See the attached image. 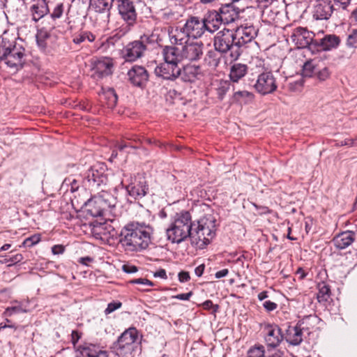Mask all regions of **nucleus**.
<instances>
[{
    "mask_svg": "<svg viewBox=\"0 0 357 357\" xmlns=\"http://www.w3.org/2000/svg\"><path fill=\"white\" fill-rule=\"evenodd\" d=\"M152 228L145 223L130 222L120 233L119 242L128 251H141L146 249L151 242Z\"/></svg>",
    "mask_w": 357,
    "mask_h": 357,
    "instance_id": "1",
    "label": "nucleus"
},
{
    "mask_svg": "<svg viewBox=\"0 0 357 357\" xmlns=\"http://www.w3.org/2000/svg\"><path fill=\"white\" fill-rule=\"evenodd\" d=\"M25 49L16 43V37L8 31L0 36V61L10 68H22L24 63Z\"/></svg>",
    "mask_w": 357,
    "mask_h": 357,
    "instance_id": "2",
    "label": "nucleus"
},
{
    "mask_svg": "<svg viewBox=\"0 0 357 357\" xmlns=\"http://www.w3.org/2000/svg\"><path fill=\"white\" fill-rule=\"evenodd\" d=\"M192 227V216L189 211L177 213L166 229L167 239L172 243L179 244L188 238H191Z\"/></svg>",
    "mask_w": 357,
    "mask_h": 357,
    "instance_id": "3",
    "label": "nucleus"
},
{
    "mask_svg": "<svg viewBox=\"0 0 357 357\" xmlns=\"http://www.w3.org/2000/svg\"><path fill=\"white\" fill-rule=\"evenodd\" d=\"M216 218L208 213L201 218L195 228L192 227L191 241L199 248H204L210 243L215 234Z\"/></svg>",
    "mask_w": 357,
    "mask_h": 357,
    "instance_id": "4",
    "label": "nucleus"
},
{
    "mask_svg": "<svg viewBox=\"0 0 357 357\" xmlns=\"http://www.w3.org/2000/svg\"><path fill=\"white\" fill-rule=\"evenodd\" d=\"M213 45L215 50L226 54L231 62L236 61L243 52L237 45L234 29H224L218 31L214 37Z\"/></svg>",
    "mask_w": 357,
    "mask_h": 357,
    "instance_id": "5",
    "label": "nucleus"
},
{
    "mask_svg": "<svg viewBox=\"0 0 357 357\" xmlns=\"http://www.w3.org/2000/svg\"><path fill=\"white\" fill-rule=\"evenodd\" d=\"M107 170L104 163H96L90 167L82 175L83 187L94 192L105 189L108 181Z\"/></svg>",
    "mask_w": 357,
    "mask_h": 357,
    "instance_id": "6",
    "label": "nucleus"
},
{
    "mask_svg": "<svg viewBox=\"0 0 357 357\" xmlns=\"http://www.w3.org/2000/svg\"><path fill=\"white\" fill-rule=\"evenodd\" d=\"M139 340V331L135 327L126 329L112 343L110 351L115 356L126 357L131 354L135 349V344Z\"/></svg>",
    "mask_w": 357,
    "mask_h": 357,
    "instance_id": "7",
    "label": "nucleus"
},
{
    "mask_svg": "<svg viewBox=\"0 0 357 357\" xmlns=\"http://www.w3.org/2000/svg\"><path fill=\"white\" fill-rule=\"evenodd\" d=\"M87 214L93 217L102 216L108 208L114 206V199L106 189L96 192L85 203Z\"/></svg>",
    "mask_w": 357,
    "mask_h": 357,
    "instance_id": "8",
    "label": "nucleus"
},
{
    "mask_svg": "<svg viewBox=\"0 0 357 357\" xmlns=\"http://www.w3.org/2000/svg\"><path fill=\"white\" fill-rule=\"evenodd\" d=\"M118 13L121 18L128 26H134L137 22V13L132 0H116Z\"/></svg>",
    "mask_w": 357,
    "mask_h": 357,
    "instance_id": "9",
    "label": "nucleus"
},
{
    "mask_svg": "<svg viewBox=\"0 0 357 357\" xmlns=\"http://www.w3.org/2000/svg\"><path fill=\"white\" fill-rule=\"evenodd\" d=\"M254 86L258 93L264 96L273 93L278 89L276 79L271 71L261 73Z\"/></svg>",
    "mask_w": 357,
    "mask_h": 357,
    "instance_id": "10",
    "label": "nucleus"
},
{
    "mask_svg": "<svg viewBox=\"0 0 357 357\" xmlns=\"http://www.w3.org/2000/svg\"><path fill=\"white\" fill-rule=\"evenodd\" d=\"M316 36L312 31H308L306 28L298 26L292 30L290 38L298 47L304 48L308 47L312 52L313 48L312 44L314 43Z\"/></svg>",
    "mask_w": 357,
    "mask_h": 357,
    "instance_id": "11",
    "label": "nucleus"
},
{
    "mask_svg": "<svg viewBox=\"0 0 357 357\" xmlns=\"http://www.w3.org/2000/svg\"><path fill=\"white\" fill-rule=\"evenodd\" d=\"M125 188L128 194L135 199L144 197L149 192L147 181L141 175L130 178V182Z\"/></svg>",
    "mask_w": 357,
    "mask_h": 357,
    "instance_id": "12",
    "label": "nucleus"
},
{
    "mask_svg": "<svg viewBox=\"0 0 357 357\" xmlns=\"http://www.w3.org/2000/svg\"><path fill=\"white\" fill-rule=\"evenodd\" d=\"M146 50V45L141 40L128 43L121 50V56L128 62H133L142 57Z\"/></svg>",
    "mask_w": 357,
    "mask_h": 357,
    "instance_id": "13",
    "label": "nucleus"
},
{
    "mask_svg": "<svg viewBox=\"0 0 357 357\" xmlns=\"http://www.w3.org/2000/svg\"><path fill=\"white\" fill-rule=\"evenodd\" d=\"M331 0H314L312 3V15L316 20H328L334 11Z\"/></svg>",
    "mask_w": 357,
    "mask_h": 357,
    "instance_id": "14",
    "label": "nucleus"
},
{
    "mask_svg": "<svg viewBox=\"0 0 357 357\" xmlns=\"http://www.w3.org/2000/svg\"><path fill=\"white\" fill-rule=\"evenodd\" d=\"M114 62L109 57H102L92 62L91 77L99 79L112 74Z\"/></svg>",
    "mask_w": 357,
    "mask_h": 357,
    "instance_id": "15",
    "label": "nucleus"
},
{
    "mask_svg": "<svg viewBox=\"0 0 357 357\" xmlns=\"http://www.w3.org/2000/svg\"><path fill=\"white\" fill-rule=\"evenodd\" d=\"M264 340L268 348L275 349L284 339L281 328L275 324H264L263 327Z\"/></svg>",
    "mask_w": 357,
    "mask_h": 357,
    "instance_id": "16",
    "label": "nucleus"
},
{
    "mask_svg": "<svg viewBox=\"0 0 357 357\" xmlns=\"http://www.w3.org/2000/svg\"><path fill=\"white\" fill-rule=\"evenodd\" d=\"M340 43V38L335 34H326L322 38H315L312 44L314 52L331 51L336 49Z\"/></svg>",
    "mask_w": 357,
    "mask_h": 357,
    "instance_id": "17",
    "label": "nucleus"
},
{
    "mask_svg": "<svg viewBox=\"0 0 357 357\" xmlns=\"http://www.w3.org/2000/svg\"><path fill=\"white\" fill-rule=\"evenodd\" d=\"M184 30L189 37L200 38L206 31V25L203 20L198 17H190L184 24Z\"/></svg>",
    "mask_w": 357,
    "mask_h": 357,
    "instance_id": "18",
    "label": "nucleus"
},
{
    "mask_svg": "<svg viewBox=\"0 0 357 357\" xmlns=\"http://www.w3.org/2000/svg\"><path fill=\"white\" fill-rule=\"evenodd\" d=\"M75 352L76 357H109L108 352L97 344L84 343L77 347Z\"/></svg>",
    "mask_w": 357,
    "mask_h": 357,
    "instance_id": "19",
    "label": "nucleus"
},
{
    "mask_svg": "<svg viewBox=\"0 0 357 357\" xmlns=\"http://www.w3.org/2000/svg\"><path fill=\"white\" fill-rule=\"evenodd\" d=\"M233 29L240 50H242L243 46L251 42L257 36V31L253 26H241Z\"/></svg>",
    "mask_w": 357,
    "mask_h": 357,
    "instance_id": "20",
    "label": "nucleus"
},
{
    "mask_svg": "<svg viewBox=\"0 0 357 357\" xmlns=\"http://www.w3.org/2000/svg\"><path fill=\"white\" fill-rule=\"evenodd\" d=\"M128 76L134 86L143 87L149 80V74L144 67L135 65L128 70Z\"/></svg>",
    "mask_w": 357,
    "mask_h": 357,
    "instance_id": "21",
    "label": "nucleus"
},
{
    "mask_svg": "<svg viewBox=\"0 0 357 357\" xmlns=\"http://www.w3.org/2000/svg\"><path fill=\"white\" fill-rule=\"evenodd\" d=\"M155 73L164 79L174 80L181 74V68L178 65L165 61L155 68Z\"/></svg>",
    "mask_w": 357,
    "mask_h": 357,
    "instance_id": "22",
    "label": "nucleus"
},
{
    "mask_svg": "<svg viewBox=\"0 0 357 357\" xmlns=\"http://www.w3.org/2000/svg\"><path fill=\"white\" fill-rule=\"evenodd\" d=\"M202 43H186L182 47L181 53L183 60L194 61L200 59L203 55Z\"/></svg>",
    "mask_w": 357,
    "mask_h": 357,
    "instance_id": "23",
    "label": "nucleus"
},
{
    "mask_svg": "<svg viewBox=\"0 0 357 357\" xmlns=\"http://www.w3.org/2000/svg\"><path fill=\"white\" fill-rule=\"evenodd\" d=\"M29 11L31 20L38 22L49 13L50 7L47 0H32Z\"/></svg>",
    "mask_w": 357,
    "mask_h": 357,
    "instance_id": "24",
    "label": "nucleus"
},
{
    "mask_svg": "<svg viewBox=\"0 0 357 357\" xmlns=\"http://www.w3.org/2000/svg\"><path fill=\"white\" fill-rule=\"evenodd\" d=\"M321 319L316 314H310L303 317L297 323L303 332H306L308 335L319 330V324Z\"/></svg>",
    "mask_w": 357,
    "mask_h": 357,
    "instance_id": "25",
    "label": "nucleus"
},
{
    "mask_svg": "<svg viewBox=\"0 0 357 357\" xmlns=\"http://www.w3.org/2000/svg\"><path fill=\"white\" fill-rule=\"evenodd\" d=\"M224 24H229L239 18L240 10L233 3L222 5L218 11Z\"/></svg>",
    "mask_w": 357,
    "mask_h": 357,
    "instance_id": "26",
    "label": "nucleus"
},
{
    "mask_svg": "<svg viewBox=\"0 0 357 357\" xmlns=\"http://www.w3.org/2000/svg\"><path fill=\"white\" fill-rule=\"evenodd\" d=\"M355 238L356 232L347 230L335 235L332 242L337 249L343 250L351 245Z\"/></svg>",
    "mask_w": 357,
    "mask_h": 357,
    "instance_id": "27",
    "label": "nucleus"
},
{
    "mask_svg": "<svg viewBox=\"0 0 357 357\" xmlns=\"http://www.w3.org/2000/svg\"><path fill=\"white\" fill-rule=\"evenodd\" d=\"M203 22L206 25V31L211 33L217 31L223 23L218 11L216 10L209 11L203 19Z\"/></svg>",
    "mask_w": 357,
    "mask_h": 357,
    "instance_id": "28",
    "label": "nucleus"
},
{
    "mask_svg": "<svg viewBox=\"0 0 357 357\" xmlns=\"http://www.w3.org/2000/svg\"><path fill=\"white\" fill-rule=\"evenodd\" d=\"M179 75L185 82H194L202 76V70L199 66L186 65L181 70Z\"/></svg>",
    "mask_w": 357,
    "mask_h": 357,
    "instance_id": "29",
    "label": "nucleus"
},
{
    "mask_svg": "<svg viewBox=\"0 0 357 357\" xmlns=\"http://www.w3.org/2000/svg\"><path fill=\"white\" fill-rule=\"evenodd\" d=\"M169 41L172 45H185L188 43L189 36L185 33L184 26L182 28H169L168 30Z\"/></svg>",
    "mask_w": 357,
    "mask_h": 357,
    "instance_id": "30",
    "label": "nucleus"
},
{
    "mask_svg": "<svg viewBox=\"0 0 357 357\" xmlns=\"http://www.w3.org/2000/svg\"><path fill=\"white\" fill-rule=\"evenodd\" d=\"M284 338L291 345H299L303 341V331L298 324L294 326H289L286 330Z\"/></svg>",
    "mask_w": 357,
    "mask_h": 357,
    "instance_id": "31",
    "label": "nucleus"
},
{
    "mask_svg": "<svg viewBox=\"0 0 357 357\" xmlns=\"http://www.w3.org/2000/svg\"><path fill=\"white\" fill-rule=\"evenodd\" d=\"M164 61L178 65L183 60L181 50L174 46L166 45L162 48Z\"/></svg>",
    "mask_w": 357,
    "mask_h": 357,
    "instance_id": "32",
    "label": "nucleus"
},
{
    "mask_svg": "<svg viewBox=\"0 0 357 357\" xmlns=\"http://www.w3.org/2000/svg\"><path fill=\"white\" fill-rule=\"evenodd\" d=\"M248 66L246 64L236 63H234L230 69L229 77L234 82H238L248 73Z\"/></svg>",
    "mask_w": 357,
    "mask_h": 357,
    "instance_id": "33",
    "label": "nucleus"
},
{
    "mask_svg": "<svg viewBox=\"0 0 357 357\" xmlns=\"http://www.w3.org/2000/svg\"><path fill=\"white\" fill-rule=\"evenodd\" d=\"M318 292L317 294V299L319 303L326 305L331 296L330 286L326 282H321L317 286Z\"/></svg>",
    "mask_w": 357,
    "mask_h": 357,
    "instance_id": "34",
    "label": "nucleus"
},
{
    "mask_svg": "<svg viewBox=\"0 0 357 357\" xmlns=\"http://www.w3.org/2000/svg\"><path fill=\"white\" fill-rule=\"evenodd\" d=\"M96 35L89 31H80L73 36V43L76 45H81L86 41L92 43L96 40Z\"/></svg>",
    "mask_w": 357,
    "mask_h": 357,
    "instance_id": "35",
    "label": "nucleus"
},
{
    "mask_svg": "<svg viewBox=\"0 0 357 357\" xmlns=\"http://www.w3.org/2000/svg\"><path fill=\"white\" fill-rule=\"evenodd\" d=\"M66 11L64 3L59 1L56 2L52 8H50V16L53 22L61 19Z\"/></svg>",
    "mask_w": 357,
    "mask_h": 357,
    "instance_id": "36",
    "label": "nucleus"
},
{
    "mask_svg": "<svg viewBox=\"0 0 357 357\" xmlns=\"http://www.w3.org/2000/svg\"><path fill=\"white\" fill-rule=\"evenodd\" d=\"M55 28L54 24H52L50 31L45 28L40 29L36 33V41L39 47L45 48L47 46L46 40L50 37V31Z\"/></svg>",
    "mask_w": 357,
    "mask_h": 357,
    "instance_id": "37",
    "label": "nucleus"
},
{
    "mask_svg": "<svg viewBox=\"0 0 357 357\" xmlns=\"http://www.w3.org/2000/svg\"><path fill=\"white\" fill-rule=\"evenodd\" d=\"M112 231L114 232V229L107 222L99 223L93 227V233L99 236L101 238L104 236L107 237V234L109 236H113V234H111Z\"/></svg>",
    "mask_w": 357,
    "mask_h": 357,
    "instance_id": "38",
    "label": "nucleus"
},
{
    "mask_svg": "<svg viewBox=\"0 0 357 357\" xmlns=\"http://www.w3.org/2000/svg\"><path fill=\"white\" fill-rule=\"evenodd\" d=\"M254 94L247 91H238L234 93V99L240 103L248 104L254 99Z\"/></svg>",
    "mask_w": 357,
    "mask_h": 357,
    "instance_id": "39",
    "label": "nucleus"
},
{
    "mask_svg": "<svg viewBox=\"0 0 357 357\" xmlns=\"http://www.w3.org/2000/svg\"><path fill=\"white\" fill-rule=\"evenodd\" d=\"M319 60L317 59L307 61L303 67V73L305 77H312L317 69V63Z\"/></svg>",
    "mask_w": 357,
    "mask_h": 357,
    "instance_id": "40",
    "label": "nucleus"
},
{
    "mask_svg": "<svg viewBox=\"0 0 357 357\" xmlns=\"http://www.w3.org/2000/svg\"><path fill=\"white\" fill-rule=\"evenodd\" d=\"M103 96L106 100V104L108 107L113 108L116 106L118 101V96L114 89L109 88L104 92Z\"/></svg>",
    "mask_w": 357,
    "mask_h": 357,
    "instance_id": "41",
    "label": "nucleus"
},
{
    "mask_svg": "<svg viewBox=\"0 0 357 357\" xmlns=\"http://www.w3.org/2000/svg\"><path fill=\"white\" fill-rule=\"evenodd\" d=\"M79 180L75 178L73 176L66 178L63 181L62 188H67L66 190H70L71 192H75L79 188Z\"/></svg>",
    "mask_w": 357,
    "mask_h": 357,
    "instance_id": "42",
    "label": "nucleus"
},
{
    "mask_svg": "<svg viewBox=\"0 0 357 357\" xmlns=\"http://www.w3.org/2000/svg\"><path fill=\"white\" fill-rule=\"evenodd\" d=\"M247 357H265V349L263 345H255L248 351Z\"/></svg>",
    "mask_w": 357,
    "mask_h": 357,
    "instance_id": "43",
    "label": "nucleus"
},
{
    "mask_svg": "<svg viewBox=\"0 0 357 357\" xmlns=\"http://www.w3.org/2000/svg\"><path fill=\"white\" fill-rule=\"evenodd\" d=\"M126 138L128 140L133 141L136 144H137V143L140 144L141 143L140 138L139 137L136 136V135H133L132 137H127ZM117 147H118L119 151H123L127 147H130V148H133V149H137L138 148V145L132 144V143H121V144H119L117 145Z\"/></svg>",
    "mask_w": 357,
    "mask_h": 357,
    "instance_id": "44",
    "label": "nucleus"
},
{
    "mask_svg": "<svg viewBox=\"0 0 357 357\" xmlns=\"http://www.w3.org/2000/svg\"><path fill=\"white\" fill-rule=\"evenodd\" d=\"M26 310H24L21 305L8 307L3 313L4 317H10L13 314L26 312Z\"/></svg>",
    "mask_w": 357,
    "mask_h": 357,
    "instance_id": "45",
    "label": "nucleus"
},
{
    "mask_svg": "<svg viewBox=\"0 0 357 357\" xmlns=\"http://www.w3.org/2000/svg\"><path fill=\"white\" fill-rule=\"evenodd\" d=\"M40 234H34L30 237L26 238L24 242L22 243V245L24 247H32L36 245L40 241Z\"/></svg>",
    "mask_w": 357,
    "mask_h": 357,
    "instance_id": "46",
    "label": "nucleus"
},
{
    "mask_svg": "<svg viewBox=\"0 0 357 357\" xmlns=\"http://www.w3.org/2000/svg\"><path fill=\"white\" fill-rule=\"evenodd\" d=\"M347 45L350 47L357 48V29H354L348 36Z\"/></svg>",
    "mask_w": 357,
    "mask_h": 357,
    "instance_id": "47",
    "label": "nucleus"
},
{
    "mask_svg": "<svg viewBox=\"0 0 357 357\" xmlns=\"http://www.w3.org/2000/svg\"><path fill=\"white\" fill-rule=\"evenodd\" d=\"M202 307L206 310H212L213 313H216L218 311L219 305H214L211 300H206L202 303Z\"/></svg>",
    "mask_w": 357,
    "mask_h": 357,
    "instance_id": "48",
    "label": "nucleus"
},
{
    "mask_svg": "<svg viewBox=\"0 0 357 357\" xmlns=\"http://www.w3.org/2000/svg\"><path fill=\"white\" fill-rule=\"evenodd\" d=\"M122 305V303L119 301L112 302L107 305V308L105 310V314H109L117 309H119Z\"/></svg>",
    "mask_w": 357,
    "mask_h": 357,
    "instance_id": "49",
    "label": "nucleus"
},
{
    "mask_svg": "<svg viewBox=\"0 0 357 357\" xmlns=\"http://www.w3.org/2000/svg\"><path fill=\"white\" fill-rule=\"evenodd\" d=\"M317 77L319 80H326L331 75V72L327 67L323 68L317 73Z\"/></svg>",
    "mask_w": 357,
    "mask_h": 357,
    "instance_id": "50",
    "label": "nucleus"
},
{
    "mask_svg": "<svg viewBox=\"0 0 357 357\" xmlns=\"http://www.w3.org/2000/svg\"><path fill=\"white\" fill-rule=\"evenodd\" d=\"M130 283L135 284L147 285V286H149V287H153V283L151 280H148L146 278L134 279V280H130Z\"/></svg>",
    "mask_w": 357,
    "mask_h": 357,
    "instance_id": "51",
    "label": "nucleus"
},
{
    "mask_svg": "<svg viewBox=\"0 0 357 357\" xmlns=\"http://www.w3.org/2000/svg\"><path fill=\"white\" fill-rule=\"evenodd\" d=\"M82 333L78 331L74 330L71 333V342L73 344L74 347H75L77 343L79 340L82 337Z\"/></svg>",
    "mask_w": 357,
    "mask_h": 357,
    "instance_id": "52",
    "label": "nucleus"
},
{
    "mask_svg": "<svg viewBox=\"0 0 357 357\" xmlns=\"http://www.w3.org/2000/svg\"><path fill=\"white\" fill-rule=\"evenodd\" d=\"M263 307L267 312H272L278 307V304L271 301H266L263 303Z\"/></svg>",
    "mask_w": 357,
    "mask_h": 357,
    "instance_id": "53",
    "label": "nucleus"
},
{
    "mask_svg": "<svg viewBox=\"0 0 357 357\" xmlns=\"http://www.w3.org/2000/svg\"><path fill=\"white\" fill-rule=\"evenodd\" d=\"M23 259V256L21 254H17L15 255L12 256L9 259H6V261L10 263V264H15L20 262Z\"/></svg>",
    "mask_w": 357,
    "mask_h": 357,
    "instance_id": "54",
    "label": "nucleus"
},
{
    "mask_svg": "<svg viewBox=\"0 0 357 357\" xmlns=\"http://www.w3.org/2000/svg\"><path fill=\"white\" fill-rule=\"evenodd\" d=\"M178 278L180 282H186L190 280V273L188 271H181Z\"/></svg>",
    "mask_w": 357,
    "mask_h": 357,
    "instance_id": "55",
    "label": "nucleus"
},
{
    "mask_svg": "<svg viewBox=\"0 0 357 357\" xmlns=\"http://www.w3.org/2000/svg\"><path fill=\"white\" fill-rule=\"evenodd\" d=\"M303 86L302 80H298L294 82H291L289 84V89L292 91H295L298 89H300Z\"/></svg>",
    "mask_w": 357,
    "mask_h": 357,
    "instance_id": "56",
    "label": "nucleus"
},
{
    "mask_svg": "<svg viewBox=\"0 0 357 357\" xmlns=\"http://www.w3.org/2000/svg\"><path fill=\"white\" fill-rule=\"evenodd\" d=\"M342 10H347L351 4V0H333Z\"/></svg>",
    "mask_w": 357,
    "mask_h": 357,
    "instance_id": "57",
    "label": "nucleus"
},
{
    "mask_svg": "<svg viewBox=\"0 0 357 357\" xmlns=\"http://www.w3.org/2000/svg\"><path fill=\"white\" fill-rule=\"evenodd\" d=\"M65 251V247L63 245H54L52 248V252L54 255H61Z\"/></svg>",
    "mask_w": 357,
    "mask_h": 357,
    "instance_id": "58",
    "label": "nucleus"
},
{
    "mask_svg": "<svg viewBox=\"0 0 357 357\" xmlns=\"http://www.w3.org/2000/svg\"><path fill=\"white\" fill-rule=\"evenodd\" d=\"M192 295V293L191 291H190V292L185 293V294H178V295L174 296V298L178 299V300H181V301H188Z\"/></svg>",
    "mask_w": 357,
    "mask_h": 357,
    "instance_id": "59",
    "label": "nucleus"
},
{
    "mask_svg": "<svg viewBox=\"0 0 357 357\" xmlns=\"http://www.w3.org/2000/svg\"><path fill=\"white\" fill-rule=\"evenodd\" d=\"M123 270L127 273H134L137 271V268L135 266L123 265Z\"/></svg>",
    "mask_w": 357,
    "mask_h": 357,
    "instance_id": "60",
    "label": "nucleus"
},
{
    "mask_svg": "<svg viewBox=\"0 0 357 357\" xmlns=\"http://www.w3.org/2000/svg\"><path fill=\"white\" fill-rule=\"evenodd\" d=\"M153 276L155 278H160L162 279H167V278L166 271L165 269H163V268H160L158 271L155 272L153 273Z\"/></svg>",
    "mask_w": 357,
    "mask_h": 357,
    "instance_id": "61",
    "label": "nucleus"
},
{
    "mask_svg": "<svg viewBox=\"0 0 357 357\" xmlns=\"http://www.w3.org/2000/svg\"><path fill=\"white\" fill-rule=\"evenodd\" d=\"M268 351L270 353L271 350L268 348ZM284 352L280 349L274 350L271 354H268L267 357H283Z\"/></svg>",
    "mask_w": 357,
    "mask_h": 357,
    "instance_id": "62",
    "label": "nucleus"
},
{
    "mask_svg": "<svg viewBox=\"0 0 357 357\" xmlns=\"http://www.w3.org/2000/svg\"><path fill=\"white\" fill-rule=\"evenodd\" d=\"M229 273V270L227 268L222 269L219 271H217L215 274V277L217 279H220L224 277H226Z\"/></svg>",
    "mask_w": 357,
    "mask_h": 357,
    "instance_id": "63",
    "label": "nucleus"
},
{
    "mask_svg": "<svg viewBox=\"0 0 357 357\" xmlns=\"http://www.w3.org/2000/svg\"><path fill=\"white\" fill-rule=\"evenodd\" d=\"M204 269H205V265L204 264H202L198 266L195 269V275L197 277H201L203 275V273H204Z\"/></svg>",
    "mask_w": 357,
    "mask_h": 357,
    "instance_id": "64",
    "label": "nucleus"
}]
</instances>
